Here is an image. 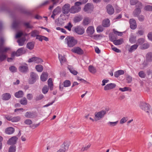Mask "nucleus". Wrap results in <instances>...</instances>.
<instances>
[{
    "instance_id": "36",
    "label": "nucleus",
    "mask_w": 152,
    "mask_h": 152,
    "mask_svg": "<svg viewBox=\"0 0 152 152\" xmlns=\"http://www.w3.org/2000/svg\"><path fill=\"white\" fill-rule=\"evenodd\" d=\"M138 47V45L136 44L132 46L128 50V51L130 53L132 52L133 51L135 50Z\"/></svg>"
},
{
    "instance_id": "16",
    "label": "nucleus",
    "mask_w": 152,
    "mask_h": 152,
    "mask_svg": "<svg viewBox=\"0 0 152 152\" xmlns=\"http://www.w3.org/2000/svg\"><path fill=\"white\" fill-rule=\"evenodd\" d=\"M106 8L107 11L109 14L112 15L114 13V10L112 5L110 4H108L107 5Z\"/></svg>"
},
{
    "instance_id": "19",
    "label": "nucleus",
    "mask_w": 152,
    "mask_h": 152,
    "mask_svg": "<svg viewBox=\"0 0 152 152\" xmlns=\"http://www.w3.org/2000/svg\"><path fill=\"white\" fill-rule=\"evenodd\" d=\"M87 33L89 35L92 34L94 32V27L92 26L88 27L86 30Z\"/></svg>"
},
{
    "instance_id": "24",
    "label": "nucleus",
    "mask_w": 152,
    "mask_h": 152,
    "mask_svg": "<svg viewBox=\"0 0 152 152\" xmlns=\"http://www.w3.org/2000/svg\"><path fill=\"white\" fill-rule=\"evenodd\" d=\"M15 131L14 129L12 127H9L5 130V133L9 134H12Z\"/></svg>"
},
{
    "instance_id": "32",
    "label": "nucleus",
    "mask_w": 152,
    "mask_h": 152,
    "mask_svg": "<svg viewBox=\"0 0 152 152\" xmlns=\"http://www.w3.org/2000/svg\"><path fill=\"white\" fill-rule=\"evenodd\" d=\"M48 85L50 89L52 91L53 89V84L52 80L51 78H50L48 80Z\"/></svg>"
},
{
    "instance_id": "51",
    "label": "nucleus",
    "mask_w": 152,
    "mask_h": 152,
    "mask_svg": "<svg viewBox=\"0 0 152 152\" xmlns=\"http://www.w3.org/2000/svg\"><path fill=\"white\" fill-rule=\"evenodd\" d=\"M82 20V18L80 16H77L75 17L74 19V21L76 23L79 22Z\"/></svg>"
},
{
    "instance_id": "39",
    "label": "nucleus",
    "mask_w": 152,
    "mask_h": 152,
    "mask_svg": "<svg viewBox=\"0 0 152 152\" xmlns=\"http://www.w3.org/2000/svg\"><path fill=\"white\" fill-rule=\"evenodd\" d=\"M144 42V39L142 38H141L137 40L136 44L138 45H138L141 46Z\"/></svg>"
},
{
    "instance_id": "2",
    "label": "nucleus",
    "mask_w": 152,
    "mask_h": 152,
    "mask_svg": "<svg viewBox=\"0 0 152 152\" xmlns=\"http://www.w3.org/2000/svg\"><path fill=\"white\" fill-rule=\"evenodd\" d=\"M65 42L68 47H72L77 44V40L73 37L68 36L65 39Z\"/></svg>"
},
{
    "instance_id": "30",
    "label": "nucleus",
    "mask_w": 152,
    "mask_h": 152,
    "mask_svg": "<svg viewBox=\"0 0 152 152\" xmlns=\"http://www.w3.org/2000/svg\"><path fill=\"white\" fill-rule=\"evenodd\" d=\"M39 34V32L37 30H34L30 32V34L31 36L32 37H37V36Z\"/></svg>"
},
{
    "instance_id": "49",
    "label": "nucleus",
    "mask_w": 152,
    "mask_h": 152,
    "mask_svg": "<svg viewBox=\"0 0 152 152\" xmlns=\"http://www.w3.org/2000/svg\"><path fill=\"white\" fill-rule=\"evenodd\" d=\"M64 86L65 87L69 86L71 85V82L69 80H66L64 82Z\"/></svg>"
},
{
    "instance_id": "31",
    "label": "nucleus",
    "mask_w": 152,
    "mask_h": 152,
    "mask_svg": "<svg viewBox=\"0 0 152 152\" xmlns=\"http://www.w3.org/2000/svg\"><path fill=\"white\" fill-rule=\"evenodd\" d=\"M123 42V39H119L117 40L116 39L114 41L113 43L114 45H120L122 44Z\"/></svg>"
},
{
    "instance_id": "56",
    "label": "nucleus",
    "mask_w": 152,
    "mask_h": 152,
    "mask_svg": "<svg viewBox=\"0 0 152 152\" xmlns=\"http://www.w3.org/2000/svg\"><path fill=\"white\" fill-rule=\"evenodd\" d=\"M1 53V54L0 55V61H2L5 59L6 56L3 53Z\"/></svg>"
},
{
    "instance_id": "34",
    "label": "nucleus",
    "mask_w": 152,
    "mask_h": 152,
    "mask_svg": "<svg viewBox=\"0 0 152 152\" xmlns=\"http://www.w3.org/2000/svg\"><path fill=\"white\" fill-rule=\"evenodd\" d=\"M61 12V9L60 8L58 7L56 8L53 12V14L57 15L59 14Z\"/></svg>"
},
{
    "instance_id": "46",
    "label": "nucleus",
    "mask_w": 152,
    "mask_h": 152,
    "mask_svg": "<svg viewBox=\"0 0 152 152\" xmlns=\"http://www.w3.org/2000/svg\"><path fill=\"white\" fill-rule=\"evenodd\" d=\"M16 149V146L15 145L11 146L9 148L8 152H15Z\"/></svg>"
},
{
    "instance_id": "7",
    "label": "nucleus",
    "mask_w": 152,
    "mask_h": 152,
    "mask_svg": "<svg viewBox=\"0 0 152 152\" xmlns=\"http://www.w3.org/2000/svg\"><path fill=\"white\" fill-rule=\"evenodd\" d=\"M38 75L35 73L31 72L30 73V78L28 83L30 84H34L38 79Z\"/></svg>"
},
{
    "instance_id": "44",
    "label": "nucleus",
    "mask_w": 152,
    "mask_h": 152,
    "mask_svg": "<svg viewBox=\"0 0 152 152\" xmlns=\"http://www.w3.org/2000/svg\"><path fill=\"white\" fill-rule=\"evenodd\" d=\"M24 26L27 28L32 29L33 28V26L30 24L29 22H25L24 23Z\"/></svg>"
},
{
    "instance_id": "37",
    "label": "nucleus",
    "mask_w": 152,
    "mask_h": 152,
    "mask_svg": "<svg viewBox=\"0 0 152 152\" xmlns=\"http://www.w3.org/2000/svg\"><path fill=\"white\" fill-rule=\"evenodd\" d=\"M149 47V45L148 43H145L140 46V48L142 50L148 48Z\"/></svg>"
},
{
    "instance_id": "60",
    "label": "nucleus",
    "mask_w": 152,
    "mask_h": 152,
    "mask_svg": "<svg viewBox=\"0 0 152 152\" xmlns=\"http://www.w3.org/2000/svg\"><path fill=\"white\" fill-rule=\"evenodd\" d=\"M91 146V145L88 144L86 146H85V147H83L81 149V151H86L87 150L88 148H89Z\"/></svg>"
},
{
    "instance_id": "41",
    "label": "nucleus",
    "mask_w": 152,
    "mask_h": 152,
    "mask_svg": "<svg viewBox=\"0 0 152 152\" xmlns=\"http://www.w3.org/2000/svg\"><path fill=\"white\" fill-rule=\"evenodd\" d=\"M118 122V121H117L115 122H112L109 121L107 122V125L110 127H113L115 126L117 124Z\"/></svg>"
},
{
    "instance_id": "53",
    "label": "nucleus",
    "mask_w": 152,
    "mask_h": 152,
    "mask_svg": "<svg viewBox=\"0 0 152 152\" xmlns=\"http://www.w3.org/2000/svg\"><path fill=\"white\" fill-rule=\"evenodd\" d=\"M48 89L47 86H45L42 88V92L43 94H45L48 92Z\"/></svg>"
},
{
    "instance_id": "55",
    "label": "nucleus",
    "mask_w": 152,
    "mask_h": 152,
    "mask_svg": "<svg viewBox=\"0 0 152 152\" xmlns=\"http://www.w3.org/2000/svg\"><path fill=\"white\" fill-rule=\"evenodd\" d=\"M138 75L139 76L142 78H144L145 77V74L143 71H141L139 72Z\"/></svg>"
},
{
    "instance_id": "9",
    "label": "nucleus",
    "mask_w": 152,
    "mask_h": 152,
    "mask_svg": "<svg viewBox=\"0 0 152 152\" xmlns=\"http://www.w3.org/2000/svg\"><path fill=\"white\" fill-rule=\"evenodd\" d=\"M4 42V39L1 38L0 39V53H4L7 52L10 50L9 48H4V47L3 44Z\"/></svg>"
},
{
    "instance_id": "6",
    "label": "nucleus",
    "mask_w": 152,
    "mask_h": 152,
    "mask_svg": "<svg viewBox=\"0 0 152 152\" xmlns=\"http://www.w3.org/2000/svg\"><path fill=\"white\" fill-rule=\"evenodd\" d=\"M81 4L82 3L80 1L75 3V6L72 7L71 8L70 12L71 13H75L80 11L81 10L80 6Z\"/></svg>"
},
{
    "instance_id": "47",
    "label": "nucleus",
    "mask_w": 152,
    "mask_h": 152,
    "mask_svg": "<svg viewBox=\"0 0 152 152\" xmlns=\"http://www.w3.org/2000/svg\"><path fill=\"white\" fill-rule=\"evenodd\" d=\"M20 102L22 105H26L27 104V101L26 99L24 97L20 100Z\"/></svg>"
},
{
    "instance_id": "5",
    "label": "nucleus",
    "mask_w": 152,
    "mask_h": 152,
    "mask_svg": "<svg viewBox=\"0 0 152 152\" xmlns=\"http://www.w3.org/2000/svg\"><path fill=\"white\" fill-rule=\"evenodd\" d=\"M25 51L23 48H21L18 49L17 51L13 52L11 54V58H8L7 59V61L8 62H10L13 59V57L16 56H19L22 54L25 53Z\"/></svg>"
},
{
    "instance_id": "8",
    "label": "nucleus",
    "mask_w": 152,
    "mask_h": 152,
    "mask_svg": "<svg viewBox=\"0 0 152 152\" xmlns=\"http://www.w3.org/2000/svg\"><path fill=\"white\" fill-rule=\"evenodd\" d=\"M94 9L93 5L92 4L87 3L84 7V10L87 13H91Z\"/></svg>"
},
{
    "instance_id": "23",
    "label": "nucleus",
    "mask_w": 152,
    "mask_h": 152,
    "mask_svg": "<svg viewBox=\"0 0 152 152\" xmlns=\"http://www.w3.org/2000/svg\"><path fill=\"white\" fill-rule=\"evenodd\" d=\"M110 25V20L108 19H106L104 20L102 22L103 26L105 27H109Z\"/></svg>"
},
{
    "instance_id": "64",
    "label": "nucleus",
    "mask_w": 152,
    "mask_h": 152,
    "mask_svg": "<svg viewBox=\"0 0 152 152\" xmlns=\"http://www.w3.org/2000/svg\"><path fill=\"white\" fill-rule=\"evenodd\" d=\"M24 123L27 125H30L32 123V121L30 119H27L24 121Z\"/></svg>"
},
{
    "instance_id": "28",
    "label": "nucleus",
    "mask_w": 152,
    "mask_h": 152,
    "mask_svg": "<svg viewBox=\"0 0 152 152\" xmlns=\"http://www.w3.org/2000/svg\"><path fill=\"white\" fill-rule=\"evenodd\" d=\"M68 68L71 73L75 75H76L77 74V72L71 66H69Z\"/></svg>"
},
{
    "instance_id": "58",
    "label": "nucleus",
    "mask_w": 152,
    "mask_h": 152,
    "mask_svg": "<svg viewBox=\"0 0 152 152\" xmlns=\"http://www.w3.org/2000/svg\"><path fill=\"white\" fill-rule=\"evenodd\" d=\"M26 117L28 118H31L32 116V114L31 112H27L25 115Z\"/></svg>"
},
{
    "instance_id": "48",
    "label": "nucleus",
    "mask_w": 152,
    "mask_h": 152,
    "mask_svg": "<svg viewBox=\"0 0 152 152\" xmlns=\"http://www.w3.org/2000/svg\"><path fill=\"white\" fill-rule=\"evenodd\" d=\"M72 25L71 24L70 22L68 23L67 26H64V28L68 29L69 31H71V28L72 27Z\"/></svg>"
},
{
    "instance_id": "43",
    "label": "nucleus",
    "mask_w": 152,
    "mask_h": 152,
    "mask_svg": "<svg viewBox=\"0 0 152 152\" xmlns=\"http://www.w3.org/2000/svg\"><path fill=\"white\" fill-rule=\"evenodd\" d=\"M146 59L148 61H151L152 60V53H148L146 55Z\"/></svg>"
},
{
    "instance_id": "26",
    "label": "nucleus",
    "mask_w": 152,
    "mask_h": 152,
    "mask_svg": "<svg viewBox=\"0 0 152 152\" xmlns=\"http://www.w3.org/2000/svg\"><path fill=\"white\" fill-rule=\"evenodd\" d=\"M63 17V18L62 17H61L62 18V19L61 18H58L57 19H56L55 20V22H58L59 23V24L61 25H62L64 23V20H65V18H64Z\"/></svg>"
},
{
    "instance_id": "27",
    "label": "nucleus",
    "mask_w": 152,
    "mask_h": 152,
    "mask_svg": "<svg viewBox=\"0 0 152 152\" xmlns=\"http://www.w3.org/2000/svg\"><path fill=\"white\" fill-rule=\"evenodd\" d=\"M26 40L25 37H23L17 41L19 45L20 46H23L24 44V42Z\"/></svg>"
},
{
    "instance_id": "29",
    "label": "nucleus",
    "mask_w": 152,
    "mask_h": 152,
    "mask_svg": "<svg viewBox=\"0 0 152 152\" xmlns=\"http://www.w3.org/2000/svg\"><path fill=\"white\" fill-rule=\"evenodd\" d=\"M124 72L123 70H119L116 72L114 73V76L116 77H118L120 75H123Z\"/></svg>"
},
{
    "instance_id": "54",
    "label": "nucleus",
    "mask_w": 152,
    "mask_h": 152,
    "mask_svg": "<svg viewBox=\"0 0 152 152\" xmlns=\"http://www.w3.org/2000/svg\"><path fill=\"white\" fill-rule=\"evenodd\" d=\"M104 30V28L101 26H98L96 28V31L98 32H102Z\"/></svg>"
},
{
    "instance_id": "3",
    "label": "nucleus",
    "mask_w": 152,
    "mask_h": 152,
    "mask_svg": "<svg viewBox=\"0 0 152 152\" xmlns=\"http://www.w3.org/2000/svg\"><path fill=\"white\" fill-rule=\"evenodd\" d=\"M140 108L145 112L148 115L152 113V110L150 105L145 102H142L140 105Z\"/></svg>"
},
{
    "instance_id": "63",
    "label": "nucleus",
    "mask_w": 152,
    "mask_h": 152,
    "mask_svg": "<svg viewBox=\"0 0 152 152\" xmlns=\"http://www.w3.org/2000/svg\"><path fill=\"white\" fill-rule=\"evenodd\" d=\"M26 97L28 100H30L33 98V96L32 94H28L27 95Z\"/></svg>"
},
{
    "instance_id": "61",
    "label": "nucleus",
    "mask_w": 152,
    "mask_h": 152,
    "mask_svg": "<svg viewBox=\"0 0 152 152\" xmlns=\"http://www.w3.org/2000/svg\"><path fill=\"white\" fill-rule=\"evenodd\" d=\"M136 39L135 37H132L129 39V41L132 43H134L136 41Z\"/></svg>"
},
{
    "instance_id": "22",
    "label": "nucleus",
    "mask_w": 152,
    "mask_h": 152,
    "mask_svg": "<svg viewBox=\"0 0 152 152\" xmlns=\"http://www.w3.org/2000/svg\"><path fill=\"white\" fill-rule=\"evenodd\" d=\"M11 97V95L9 93H5L2 95V99L3 100H8Z\"/></svg>"
},
{
    "instance_id": "25",
    "label": "nucleus",
    "mask_w": 152,
    "mask_h": 152,
    "mask_svg": "<svg viewBox=\"0 0 152 152\" xmlns=\"http://www.w3.org/2000/svg\"><path fill=\"white\" fill-rule=\"evenodd\" d=\"M24 95V93L22 91H19L18 92H16L15 94V97L19 98L22 97Z\"/></svg>"
},
{
    "instance_id": "11",
    "label": "nucleus",
    "mask_w": 152,
    "mask_h": 152,
    "mask_svg": "<svg viewBox=\"0 0 152 152\" xmlns=\"http://www.w3.org/2000/svg\"><path fill=\"white\" fill-rule=\"evenodd\" d=\"M18 138L15 136H14L10 138L7 141V144L9 145H14L17 143Z\"/></svg>"
},
{
    "instance_id": "33",
    "label": "nucleus",
    "mask_w": 152,
    "mask_h": 152,
    "mask_svg": "<svg viewBox=\"0 0 152 152\" xmlns=\"http://www.w3.org/2000/svg\"><path fill=\"white\" fill-rule=\"evenodd\" d=\"M58 58L61 65L66 61L65 58L64 56L60 55V54H58Z\"/></svg>"
},
{
    "instance_id": "15",
    "label": "nucleus",
    "mask_w": 152,
    "mask_h": 152,
    "mask_svg": "<svg viewBox=\"0 0 152 152\" xmlns=\"http://www.w3.org/2000/svg\"><path fill=\"white\" fill-rule=\"evenodd\" d=\"M75 31L78 34L82 35L84 32V28L80 26H77L75 28Z\"/></svg>"
},
{
    "instance_id": "18",
    "label": "nucleus",
    "mask_w": 152,
    "mask_h": 152,
    "mask_svg": "<svg viewBox=\"0 0 152 152\" xmlns=\"http://www.w3.org/2000/svg\"><path fill=\"white\" fill-rule=\"evenodd\" d=\"M130 26L131 29H134L137 27V24L135 20L133 19H130L129 20Z\"/></svg>"
},
{
    "instance_id": "38",
    "label": "nucleus",
    "mask_w": 152,
    "mask_h": 152,
    "mask_svg": "<svg viewBox=\"0 0 152 152\" xmlns=\"http://www.w3.org/2000/svg\"><path fill=\"white\" fill-rule=\"evenodd\" d=\"M34 47V43L33 42L28 43L27 44V47L30 50L32 49Z\"/></svg>"
},
{
    "instance_id": "62",
    "label": "nucleus",
    "mask_w": 152,
    "mask_h": 152,
    "mask_svg": "<svg viewBox=\"0 0 152 152\" xmlns=\"http://www.w3.org/2000/svg\"><path fill=\"white\" fill-rule=\"evenodd\" d=\"M136 6V8L138 7L141 10L142 8V4L141 2H137Z\"/></svg>"
},
{
    "instance_id": "14",
    "label": "nucleus",
    "mask_w": 152,
    "mask_h": 152,
    "mask_svg": "<svg viewBox=\"0 0 152 152\" xmlns=\"http://www.w3.org/2000/svg\"><path fill=\"white\" fill-rule=\"evenodd\" d=\"M28 62L29 63L34 62L36 63H39L42 62L43 61L40 58L36 57H33L30 58L28 60Z\"/></svg>"
},
{
    "instance_id": "50",
    "label": "nucleus",
    "mask_w": 152,
    "mask_h": 152,
    "mask_svg": "<svg viewBox=\"0 0 152 152\" xmlns=\"http://www.w3.org/2000/svg\"><path fill=\"white\" fill-rule=\"evenodd\" d=\"M128 120L127 117H124L122 118L120 121V124H123L125 123Z\"/></svg>"
},
{
    "instance_id": "40",
    "label": "nucleus",
    "mask_w": 152,
    "mask_h": 152,
    "mask_svg": "<svg viewBox=\"0 0 152 152\" xmlns=\"http://www.w3.org/2000/svg\"><path fill=\"white\" fill-rule=\"evenodd\" d=\"M19 24V22L18 21H14L12 24V27L14 29L17 28Z\"/></svg>"
},
{
    "instance_id": "42",
    "label": "nucleus",
    "mask_w": 152,
    "mask_h": 152,
    "mask_svg": "<svg viewBox=\"0 0 152 152\" xmlns=\"http://www.w3.org/2000/svg\"><path fill=\"white\" fill-rule=\"evenodd\" d=\"M91 21V20L89 18L86 17L84 19L83 23L85 25H87L89 24Z\"/></svg>"
},
{
    "instance_id": "45",
    "label": "nucleus",
    "mask_w": 152,
    "mask_h": 152,
    "mask_svg": "<svg viewBox=\"0 0 152 152\" xmlns=\"http://www.w3.org/2000/svg\"><path fill=\"white\" fill-rule=\"evenodd\" d=\"M35 68L39 72H42L43 69V66L40 65H37L35 67Z\"/></svg>"
},
{
    "instance_id": "21",
    "label": "nucleus",
    "mask_w": 152,
    "mask_h": 152,
    "mask_svg": "<svg viewBox=\"0 0 152 152\" xmlns=\"http://www.w3.org/2000/svg\"><path fill=\"white\" fill-rule=\"evenodd\" d=\"M48 74L47 73L44 72H43L40 77L41 80L42 81H46L48 79Z\"/></svg>"
},
{
    "instance_id": "4",
    "label": "nucleus",
    "mask_w": 152,
    "mask_h": 152,
    "mask_svg": "<svg viewBox=\"0 0 152 152\" xmlns=\"http://www.w3.org/2000/svg\"><path fill=\"white\" fill-rule=\"evenodd\" d=\"M70 5L68 4H66L63 7L61 11L63 14L60 15V17H62L63 18V17L65 16V15H66L67 16H68V14L70 10Z\"/></svg>"
},
{
    "instance_id": "1",
    "label": "nucleus",
    "mask_w": 152,
    "mask_h": 152,
    "mask_svg": "<svg viewBox=\"0 0 152 152\" xmlns=\"http://www.w3.org/2000/svg\"><path fill=\"white\" fill-rule=\"evenodd\" d=\"M109 110V108H106L105 110H102L95 112L94 114L95 121H97L102 119Z\"/></svg>"
},
{
    "instance_id": "13",
    "label": "nucleus",
    "mask_w": 152,
    "mask_h": 152,
    "mask_svg": "<svg viewBox=\"0 0 152 152\" xmlns=\"http://www.w3.org/2000/svg\"><path fill=\"white\" fill-rule=\"evenodd\" d=\"M19 71L23 73L27 72L28 70V66L27 64L25 63L20 66L19 68Z\"/></svg>"
},
{
    "instance_id": "59",
    "label": "nucleus",
    "mask_w": 152,
    "mask_h": 152,
    "mask_svg": "<svg viewBox=\"0 0 152 152\" xmlns=\"http://www.w3.org/2000/svg\"><path fill=\"white\" fill-rule=\"evenodd\" d=\"M9 70L12 72H15L17 71L16 68L14 66H11L9 67Z\"/></svg>"
},
{
    "instance_id": "52",
    "label": "nucleus",
    "mask_w": 152,
    "mask_h": 152,
    "mask_svg": "<svg viewBox=\"0 0 152 152\" xmlns=\"http://www.w3.org/2000/svg\"><path fill=\"white\" fill-rule=\"evenodd\" d=\"M144 10L146 11H152V6L147 5L144 8Z\"/></svg>"
},
{
    "instance_id": "35",
    "label": "nucleus",
    "mask_w": 152,
    "mask_h": 152,
    "mask_svg": "<svg viewBox=\"0 0 152 152\" xmlns=\"http://www.w3.org/2000/svg\"><path fill=\"white\" fill-rule=\"evenodd\" d=\"M88 70L92 74H94L96 72V68L92 65H90L88 66Z\"/></svg>"
},
{
    "instance_id": "57",
    "label": "nucleus",
    "mask_w": 152,
    "mask_h": 152,
    "mask_svg": "<svg viewBox=\"0 0 152 152\" xmlns=\"http://www.w3.org/2000/svg\"><path fill=\"white\" fill-rule=\"evenodd\" d=\"M44 97V96L42 94H39L35 98V100L36 101L42 99Z\"/></svg>"
},
{
    "instance_id": "12",
    "label": "nucleus",
    "mask_w": 152,
    "mask_h": 152,
    "mask_svg": "<svg viewBox=\"0 0 152 152\" xmlns=\"http://www.w3.org/2000/svg\"><path fill=\"white\" fill-rule=\"evenodd\" d=\"M71 51L73 53L80 55H82L83 53V50L78 47H75L72 48L71 50Z\"/></svg>"
},
{
    "instance_id": "10",
    "label": "nucleus",
    "mask_w": 152,
    "mask_h": 152,
    "mask_svg": "<svg viewBox=\"0 0 152 152\" xmlns=\"http://www.w3.org/2000/svg\"><path fill=\"white\" fill-rule=\"evenodd\" d=\"M5 118L9 121H11L12 122H16L20 120V118L19 116L12 117V116L6 115Z\"/></svg>"
},
{
    "instance_id": "20",
    "label": "nucleus",
    "mask_w": 152,
    "mask_h": 152,
    "mask_svg": "<svg viewBox=\"0 0 152 152\" xmlns=\"http://www.w3.org/2000/svg\"><path fill=\"white\" fill-rule=\"evenodd\" d=\"M141 10L138 7L136 8L133 12V15L134 17H138L141 12Z\"/></svg>"
},
{
    "instance_id": "17",
    "label": "nucleus",
    "mask_w": 152,
    "mask_h": 152,
    "mask_svg": "<svg viewBox=\"0 0 152 152\" xmlns=\"http://www.w3.org/2000/svg\"><path fill=\"white\" fill-rule=\"evenodd\" d=\"M115 86L116 85L114 83H109L104 87V89L105 91L110 90L114 88Z\"/></svg>"
}]
</instances>
